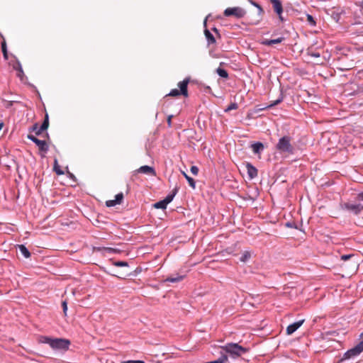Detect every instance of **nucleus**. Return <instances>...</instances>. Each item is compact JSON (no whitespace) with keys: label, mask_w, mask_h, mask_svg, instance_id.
I'll return each mask as SVG.
<instances>
[{"label":"nucleus","mask_w":363,"mask_h":363,"mask_svg":"<svg viewBox=\"0 0 363 363\" xmlns=\"http://www.w3.org/2000/svg\"><path fill=\"white\" fill-rule=\"evenodd\" d=\"M332 17L334 20H335L337 22L340 18V14L338 13L333 12L332 14Z\"/></svg>","instance_id":"nucleus-46"},{"label":"nucleus","mask_w":363,"mask_h":363,"mask_svg":"<svg viewBox=\"0 0 363 363\" xmlns=\"http://www.w3.org/2000/svg\"><path fill=\"white\" fill-rule=\"evenodd\" d=\"M286 226L291 228H297V226L294 222H287Z\"/></svg>","instance_id":"nucleus-45"},{"label":"nucleus","mask_w":363,"mask_h":363,"mask_svg":"<svg viewBox=\"0 0 363 363\" xmlns=\"http://www.w3.org/2000/svg\"><path fill=\"white\" fill-rule=\"evenodd\" d=\"M167 206V205L164 203V200H161L153 204V207L157 209H166Z\"/></svg>","instance_id":"nucleus-26"},{"label":"nucleus","mask_w":363,"mask_h":363,"mask_svg":"<svg viewBox=\"0 0 363 363\" xmlns=\"http://www.w3.org/2000/svg\"><path fill=\"white\" fill-rule=\"evenodd\" d=\"M62 307L63 313H64L65 315L66 316L67 315V301H63L62 302Z\"/></svg>","instance_id":"nucleus-37"},{"label":"nucleus","mask_w":363,"mask_h":363,"mask_svg":"<svg viewBox=\"0 0 363 363\" xmlns=\"http://www.w3.org/2000/svg\"><path fill=\"white\" fill-rule=\"evenodd\" d=\"M291 140L292 138L289 135H284L279 138L276 145L277 150L281 153L294 154V147L291 143Z\"/></svg>","instance_id":"nucleus-4"},{"label":"nucleus","mask_w":363,"mask_h":363,"mask_svg":"<svg viewBox=\"0 0 363 363\" xmlns=\"http://www.w3.org/2000/svg\"><path fill=\"white\" fill-rule=\"evenodd\" d=\"M306 20L310 26H315L316 25V21H315L312 15L307 13Z\"/></svg>","instance_id":"nucleus-28"},{"label":"nucleus","mask_w":363,"mask_h":363,"mask_svg":"<svg viewBox=\"0 0 363 363\" xmlns=\"http://www.w3.org/2000/svg\"><path fill=\"white\" fill-rule=\"evenodd\" d=\"M27 138L28 140H31L34 143H35L38 140V138H37L35 136H34L33 135H31V134H28L27 136Z\"/></svg>","instance_id":"nucleus-42"},{"label":"nucleus","mask_w":363,"mask_h":363,"mask_svg":"<svg viewBox=\"0 0 363 363\" xmlns=\"http://www.w3.org/2000/svg\"><path fill=\"white\" fill-rule=\"evenodd\" d=\"M105 252H108V253L116 254V253H119L120 252V250H118V249H116V248H113V247H106Z\"/></svg>","instance_id":"nucleus-33"},{"label":"nucleus","mask_w":363,"mask_h":363,"mask_svg":"<svg viewBox=\"0 0 363 363\" xmlns=\"http://www.w3.org/2000/svg\"><path fill=\"white\" fill-rule=\"evenodd\" d=\"M123 194L122 192L117 194L115 196V201L118 204H121L123 200Z\"/></svg>","instance_id":"nucleus-31"},{"label":"nucleus","mask_w":363,"mask_h":363,"mask_svg":"<svg viewBox=\"0 0 363 363\" xmlns=\"http://www.w3.org/2000/svg\"><path fill=\"white\" fill-rule=\"evenodd\" d=\"M222 349L234 359L240 357L249 350L248 348L244 347L238 343H228L225 346H223Z\"/></svg>","instance_id":"nucleus-3"},{"label":"nucleus","mask_w":363,"mask_h":363,"mask_svg":"<svg viewBox=\"0 0 363 363\" xmlns=\"http://www.w3.org/2000/svg\"><path fill=\"white\" fill-rule=\"evenodd\" d=\"M305 320L302 319L298 321L294 322L286 328V334L288 335H292L294 332H296L304 323Z\"/></svg>","instance_id":"nucleus-10"},{"label":"nucleus","mask_w":363,"mask_h":363,"mask_svg":"<svg viewBox=\"0 0 363 363\" xmlns=\"http://www.w3.org/2000/svg\"><path fill=\"white\" fill-rule=\"evenodd\" d=\"M113 264L116 267H128V263L125 261H116L113 262Z\"/></svg>","instance_id":"nucleus-32"},{"label":"nucleus","mask_w":363,"mask_h":363,"mask_svg":"<svg viewBox=\"0 0 363 363\" xmlns=\"http://www.w3.org/2000/svg\"><path fill=\"white\" fill-rule=\"evenodd\" d=\"M272 4L274 12L281 11L283 9V4L281 0H269Z\"/></svg>","instance_id":"nucleus-17"},{"label":"nucleus","mask_w":363,"mask_h":363,"mask_svg":"<svg viewBox=\"0 0 363 363\" xmlns=\"http://www.w3.org/2000/svg\"><path fill=\"white\" fill-rule=\"evenodd\" d=\"M308 55L313 57H320V54L318 52L312 51V50H308Z\"/></svg>","instance_id":"nucleus-34"},{"label":"nucleus","mask_w":363,"mask_h":363,"mask_svg":"<svg viewBox=\"0 0 363 363\" xmlns=\"http://www.w3.org/2000/svg\"><path fill=\"white\" fill-rule=\"evenodd\" d=\"M35 144L38 147L40 151L44 153H47L48 152L49 146L45 140L38 139Z\"/></svg>","instance_id":"nucleus-16"},{"label":"nucleus","mask_w":363,"mask_h":363,"mask_svg":"<svg viewBox=\"0 0 363 363\" xmlns=\"http://www.w3.org/2000/svg\"><path fill=\"white\" fill-rule=\"evenodd\" d=\"M228 359V356L225 354H222L218 359L207 362V363H224Z\"/></svg>","instance_id":"nucleus-27"},{"label":"nucleus","mask_w":363,"mask_h":363,"mask_svg":"<svg viewBox=\"0 0 363 363\" xmlns=\"http://www.w3.org/2000/svg\"><path fill=\"white\" fill-rule=\"evenodd\" d=\"M276 15L278 16V18L279 20L281 22V23H284L286 21V18L284 17L283 16V13H284V9L281 10V11H277L275 12Z\"/></svg>","instance_id":"nucleus-30"},{"label":"nucleus","mask_w":363,"mask_h":363,"mask_svg":"<svg viewBox=\"0 0 363 363\" xmlns=\"http://www.w3.org/2000/svg\"><path fill=\"white\" fill-rule=\"evenodd\" d=\"M284 100V94L282 89L280 90V94L278 97V99L274 101H272L270 104L263 106L262 105H257L255 107L254 113H258L259 111H264L267 108H270L272 107H274L278 104H279L282 101Z\"/></svg>","instance_id":"nucleus-8"},{"label":"nucleus","mask_w":363,"mask_h":363,"mask_svg":"<svg viewBox=\"0 0 363 363\" xmlns=\"http://www.w3.org/2000/svg\"><path fill=\"white\" fill-rule=\"evenodd\" d=\"M360 336H361V337H363V333L361 334Z\"/></svg>","instance_id":"nucleus-59"},{"label":"nucleus","mask_w":363,"mask_h":363,"mask_svg":"<svg viewBox=\"0 0 363 363\" xmlns=\"http://www.w3.org/2000/svg\"><path fill=\"white\" fill-rule=\"evenodd\" d=\"M173 118V115H169L167 116V123L168 125V127H172V118Z\"/></svg>","instance_id":"nucleus-47"},{"label":"nucleus","mask_w":363,"mask_h":363,"mask_svg":"<svg viewBox=\"0 0 363 363\" xmlns=\"http://www.w3.org/2000/svg\"><path fill=\"white\" fill-rule=\"evenodd\" d=\"M189 81L190 77H186L183 81L179 82L177 84L179 89H172L170 92L164 97V103H167V100H169L168 98L169 96H179L180 95H182L184 97H187L189 96L188 84L189 83Z\"/></svg>","instance_id":"nucleus-2"},{"label":"nucleus","mask_w":363,"mask_h":363,"mask_svg":"<svg viewBox=\"0 0 363 363\" xmlns=\"http://www.w3.org/2000/svg\"><path fill=\"white\" fill-rule=\"evenodd\" d=\"M105 248H106V247H96V246H93L92 247V251L93 252H101V251H104L105 252Z\"/></svg>","instance_id":"nucleus-41"},{"label":"nucleus","mask_w":363,"mask_h":363,"mask_svg":"<svg viewBox=\"0 0 363 363\" xmlns=\"http://www.w3.org/2000/svg\"><path fill=\"white\" fill-rule=\"evenodd\" d=\"M167 102H168V101H167ZM166 104H167V106H169V104H170V102H169V103H166ZM164 105H165V104H164Z\"/></svg>","instance_id":"nucleus-58"},{"label":"nucleus","mask_w":363,"mask_h":363,"mask_svg":"<svg viewBox=\"0 0 363 363\" xmlns=\"http://www.w3.org/2000/svg\"><path fill=\"white\" fill-rule=\"evenodd\" d=\"M137 172L138 173H143V174H150L154 176L156 174V172H155V169L153 167L147 166V165H144V166L140 167L139 169H137Z\"/></svg>","instance_id":"nucleus-14"},{"label":"nucleus","mask_w":363,"mask_h":363,"mask_svg":"<svg viewBox=\"0 0 363 363\" xmlns=\"http://www.w3.org/2000/svg\"><path fill=\"white\" fill-rule=\"evenodd\" d=\"M353 254H349V255H343L341 256V259L344 261H347L350 259L352 257H353Z\"/></svg>","instance_id":"nucleus-43"},{"label":"nucleus","mask_w":363,"mask_h":363,"mask_svg":"<svg viewBox=\"0 0 363 363\" xmlns=\"http://www.w3.org/2000/svg\"><path fill=\"white\" fill-rule=\"evenodd\" d=\"M17 247L18 248L20 252L25 258H29L31 255L28 249L24 245H18Z\"/></svg>","instance_id":"nucleus-21"},{"label":"nucleus","mask_w":363,"mask_h":363,"mask_svg":"<svg viewBox=\"0 0 363 363\" xmlns=\"http://www.w3.org/2000/svg\"><path fill=\"white\" fill-rule=\"evenodd\" d=\"M40 342L48 344L55 351L65 353L69 350L71 342L68 339L61 337H51L49 336H42Z\"/></svg>","instance_id":"nucleus-1"},{"label":"nucleus","mask_w":363,"mask_h":363,"mask_svg":"<svg viewBox=\"0 0 363 363\" xmlns=\"http://www.w3.org/2000/svg\"><path fill=\"white\" fill-rule=\"evenodd\" d=\"M223 14L226 17L233 16L237 18H242L246 15V11L239 6L229 7L224 10Z\"/></svg>","instance_id":"nucleus-5"},{"label":"nucleus","mask_w":363,"mask_h":363,"mask_svg":"<svg viewBox=\"0 0 363 363\" xmlns=\"http://www.w3.org/2000/svg\"><path fill=\"white\" fill-rule=\"evenodd\" d=\"M118 203L116 202V201L113 200H108L106 201V206L107 207H113L117 205Z\"/></svg>","instance_id":"nucleus-36"},{"label":"nucleus","mask_w":363,"mask_h":363,"mask_svg":"<svg viewBox=\"0 0 363 363\" xmlns=\"http://www.w3.org/2000/svg\"><path fill=\"white\" fill-rule=\"evenodd\" d=\"M206 21L207 18H206L203 22V26L205 27L204 35L207 40V45L210 46L211 45L216 44V40L213 35L211 33V31L208 28H206Z\"/></svg>","instance_id":"nucleus-9"},{"label":"nucleus","mask_w":363,"mask_h":363,"mask_svg":"<svg viewBox=\"0 0 363 363\" xmlns=\"http://www.w3.org/2000/svg\"><path fill=\"white\" fill-rule=\"evenodd\" d=\"M13 69L18 71L17 77L23 80V77L24 76V72L21 66V62L17 60L16 63L13 65Z\"/></svg>","instance_id":"nucleus-20"},{"label":"nucleus","mask_w":363,"mask_h":363,"mask_svg":"<svg viewBox=\"0 0 363 363\" xmlns=\"http://www.w3.org/2000/svg\"><path fill=\"white\" fill-rule=\"evenodd\" d=\"M13 101H9L8 105L6 106V108H9L10 106H11L13 105Z\"/></svg>","instance_id":"nucleus-53"},{"label":"nucleus","mask_w":363,"mask_h":363,"mask_svg":"<svg viewBox=\"0 0 363 363\" xmlns=\"http://www.w3.org/2000/svg\"><path fill=\"white\" fill-rule=\"evenodd\" d=\"M0 38L4 40V36L3 35V34L0 32Z\"/></svg>","instance_id":"nucleus-55"},{"label":"nucleus","mask_w":363,"mask_h":363,"mask_svg":"<svg viewBox=\"0 0 363 363\" xmlns=\"http://www.w3.org/2000/svg\"><path fill=\"white\" fill-rule=\"evenodd\" d=\"M212 30L216 33L217 34L219 37L220 36V33H219V30L216 28V27H213L212 28Z\"/></svg>","instance_id":"nucleus-49"},{"label":"nucleus","mask_w":363,"mask_h":363,"mask_svg":"<svg viewBox=\"0 0 363 363\" xmlns=\"http://www.w3.org/2000/svg\"><path fill=\"white\" fill-rule=\"evenodd\" d=\"M238 104H237V103H235V102H233V103H231V104H230V105H229V106H228V107L224 110V111H225V113H228V112H229V111H231V110H236V109H238Z\"/></svg>","instance_id":"nucleus-29"},{"label":"nucleus","mask_w":363,"mask_h":363,"mask_svg":"<svg viewBox=\"0 0 363 363\" xmlns=\"http://www.w3.org/2000/svg\"><path fill=\"white\" fill-rule=\"evenodd\" d=\"M4 57L7 60L8 59V52H3Z\"/></svg>","instance_id":"nucleus-52"},{"label":"nucleus","mask_w":363,"mask_h":363,"mask_svg":"<svg viewBox=\"0 0 363 363\" xmlns=\"http://www.w3.org/2000/svg\"><path fill=\"white\" fill-rule=\"evenodd\" d=\"M190 171L194 175H197L199 173V168L198 167L193 165L191 167Z\"/></svg>","instance_id":"nucleus-39"},{"label":"nucleus","mask_w":363,"mask_h":363,"mask_svg":"<svg viewBox=\"0 0 363 363\" xmlns=\"http://www.w3.org/2000/svg\"><path fill=\"white\" fill-rule=\"evenodd\" d=\"M342 208L348 211L354 215H359L363 211V205L347 202L342 205Z\"/></svg>","instance_id":"nucleus-7"},{"label":"nucleus","mask_w":363,"mask_h":363,"mask_svg":"<svg viewBox=\"0 0 363 363\" xmlns=\"http://www.w3.org/2000/svg\"><path fill=\"white\" fill-rule=\"evenodd\" d=\"M357 199L359 201H363V191H362L359 194H358Z\"/></svg>","instance_id":"nucleus-48"},{"label":"nucleus","mask_w":363,"mask_h":363,"mask_svg":"<svg viewBox=\"0 0 363 363\" xmlns=\"http://www.w3.org/2000/svg\"><path fill=\"white\" fill-rule=\"evenodd\" d=\"M284 40H285V38H284V37H279V38H276V39H264L261 42V44L263 45H266V46H271V45H272L274 44L281 43Z\"/></svg>","instance_id":"nucleus-13"},{"label":"nucleus","mask_w":363,"mask_h":363,"mask_svg":"<svg viewBox=\"0 0 363 363\" xmlns=\"http://www.w3.org/2000/svg\"><path fill=\"white\" fill-rule=\"evenodd\" d=\"M177 189H174L172 193L169 194L163 200L164 201V203L168 205L170 202H172V201L173 200V199L174 198L175 195L177 194Z\"/></svg>","instance_id":"nucleus-23"},{"label":"nucleus","mask_w":363,"mask_h":363,"mask_svg":"<svg viewBox=\"0 0 363 363\" xmlns=\"http://www.w3.org/2000/svg\"><path fill=\"white\" fill-rule=\"evenodd\" d=\"M185 277V275H179V274H177V275H171V276H169L167 277L165 279H164V282H171V283H177V282H179L181 281H182Z\"/></svg>","instance_id":"nucleus-15"},{"label":"nucleus","mask_w":363,"mask_h":363,"mask_svg":"<svg viewBox=\"0 0 363 363\" xmlns=\"http://www.w3.org/2000/svg\"><path fill=\"white\" fill-rule=\"evenodd\" d=\"M121 363H145L143 360H127V361H123Z\"/></svg>","instance_id":"nucleus-44"},{"label":"nucleus","mask_w":363,"mask_h":363,"mask_svg":"<svg viewBox=\"0 0 363 363\" xmlns=\"http://www.w3.org/2000/svg\"><path fill=\"white\" fill-rule=\"evenodd\" d=\"M60 166L59 164H58V161H57V159H55L54 160V166L53 167H58Z\"/></svg>","instance_id":"nucleus-51"},{"label":"nucleus","mask_w":363,"mask_h":363,"mask_svg":"<svg viewBox=\"0 0 363 363\" xmlns=\"http://www.w3.org/2000/svg\"><path fill=\"white\" fill-rule=\"evenodd\" d=\"M252 152L255 154H259L264 148V145L261 142H256L251 145Z\"/></svg>","instance_id":"nucleus-18"},{"label":"nucleus","mask_w":363,"mask_h":363,"mask_svg":"<svg viewBox=\"0 0 363 363\" xmlns=\"http://www.w3.org/2000/svg\"><path fill=\"white\" fill-rule=\"evenodd\" d=\"M224 64H225L224 62H220V66H222ZM216 72L218 74V76H220V77H222L223 79H228V77H229V75H228V73L227 70H225V69L221 68L220 67H218L216 69Z\"/></svg>","instance_id":"nucleus-19"},{"label":"nucleus","mask_w":363,"mask_h":363,"mask_svg":"<svg viewBox=\"0 0 363 363\" xmlns=\"http://www.w3.org/2000/svg\"><path fill=\"white\" fill-rule=\"evenodd\" d=\"M49 127V116L48 113H45L44 121L41 124L40 127L36 131V135H40L42 133L46 130Z\"/></svg>","instance_id":"nucleus-12"},{"label":"nucleus","mask_w":363,"mask_h":363,"mask_svg":"<svg viewBox=\"0 0 363 363\" xmlns=\"http://www.w3.org/2000/svg\"><path fill=\"white\" fill-rule=\"evenodd\" d=\"M350 69V67H344V68H342V69Z\"/></svg>","instance_id":"nucleus-56"},{"label":"nucleus","mask_w":363,"mask_h":363,"mask_svg":"<svg viewBox=\"0 0 363 363\" xmlns=\"http://www.w3.org/2000/svg\"><path fill=\"white\" fill-rule=\"evenodd\" d=\"M45 135L48 138H49V134L48 133H46Z\"/></svg>","instance_id":"nucleus-57"},{"label":"nucleus","mask_w":363,"mask_h":363,"mask_svg":"<svg viewBox=\"0 0 363 363\" xmlns=\"http://www.w3.org/2000/svg\"><path fill=\"white\" fill-rule=\"evenodd\" d=\"M1 51H2V53H3V52H8V51H7L6 43L5 39H4V41H2V42H1Z\"/></svg>","instance_id":"nucleus-40"},{"label":"nucleus","mask_w":363,"mask_h":363,"mask_svg":"<svg viewBox=\"0 0 363 363\" xmlns=\"http://www.w3.org/2000/svg\"><path fill=\"white\" fill-rule=\"evenodd\" d=\"M38 128V123H35L29 128V132H35L36 133Z\"/></svg>","instance_id":"nucleus-38"},{"label":"nucleus","mask_w":363,"mask_h":363,"mask_svg":"<svg viewBox=\"0 0 363 363\" xmlns=\"http://www.w3.org/2000/svg\"><path fill=\"white\" fill-rule=\"evenodd\" d=\"M53 170L57 175H62L64 174V172L61 169L60 167H53Z\"/></svg>","instance_id":"nucleus-35"},{"label":"nucleus","mask_w":363,"mask_h":363,"mask_svg":"<svg viewBox=\"0 0 363 363\" xmlns=\"http://www.w3.org/2000/svg\"><path fill=\"white\" fill-rule=\"evenodd\" d=\"M362 352H363V340H361L357 345L354 347L348 350L343 354L342 359H348L355 356L359 355Z\"/></svg>","instance_id":"nucleus-6"},{"label":"nucleus","mask_w":363,"mask_h":363,"mask_svg":"<svg viewBox=\"0 0 363 363\" xmlns=\"http://www.w3.org/2000/svg\"><path fill=\"white\" fill-rule=\"evenodd\" d=\"M3 126H4V123L1 122L0 123V130L2 129Z\"/></svg>","instance_id":"nucleus-54"},{"label":"nucleus","mask_w":363,"mask_h":363,"mask_svg":"<svg viewBox=\"0 0 363 363\" xmlns=\"http://www.w3.org/2000/svg\"><path fill=\"white\" fill-rule=\"evenodd\" d=\"M252 6H254L255 8L257 9V11H258V15L259 16H262L263 14L264 13V11L263 9V8L262 7V6L260 4H259L257 2L253 1V0H249L248 1Z\"/></svg>","instance_id":"nucleus-24"},{"label":"nucleus","mask_w":363,"mask_h":363,"mask_svg":"<svg viewBox=\"0 0 363 363\" xmlns=\"http://www.w3.org/2000/svg\"><path fill=\"white\" fill-rule=\"evenodd\" d=\"M182 175L185 177V179H186V181L188 182L189 186L193 189H195L196 188V182L195 180L189 177L185 172L182 171Z\"/></svg>","instance_id":"nucleus-22"},{"label":"nucleus","mask_w":363,"mask_h":363,"mask_svg":"<svg viewBox=\"0 0 363 363\" xmlns=\"http://www.w3.org/2000/svg\"><path fill=\"white\" fill-rule=\"evenodd\" d=\"M357 74H358L359 78L363 79V69L362 70L359 71Z\"/></svg>","instance_id":"nucleus-50"},{"label":"nucleus","mask_w":363,"mask_h":363,"mask_svg":"<svg viewBox=\"0 0 363 363\" xmlns=\"http://www.w3.org/2000/svg\"><path fill=\"white\" fill-rule=\"evenodd\" d=\"M245 167L247 169V175L250 179H253L257 177L258 170L250 162H246Z\"/></svg>","instance_id":"nucleus-11"},{"label":"nucleus","mask_w":363,"mask_h":363,"mask_svg":"<svg viewBox=\"0 0 363 363\" xmlns=\"http://www.w3.org/2000/svg\"><path fill=\"white\" fill-rule=\"evenodd\" d=\"M251 257V253L249 251H245L240 257V261L242 262H247Z\"/></svg>","instance_id":"nucleus-25"}]
</instances>
